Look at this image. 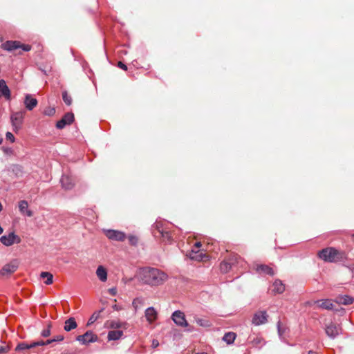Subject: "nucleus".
Masks as SVG:
<instances>
[{
	"label": "nucleus",
	"instance_id": "b1692460",
	"mask_svg": "<svg viewBox=\"0 0 354 354\" xmlns=\"http://www.w3.org/2000/svg\"><path fill=\"white\" fill-rule=\"evenodd\" d=\"M189 256L190 259L200 261L203 260V257L205 255L199 250H195L194 249H192L189 253Z\"/></svg>",
	"mask_w": 354,
	"mask_h": 354
},
{
	"label": "nucleus",
	"instance_id": "f704fd0d",
	"mask_svg": "<svg viewBox=\"0 0 354 354\" xmlns=\"http://www.w3.org/2000/svg\"><path fill=\"white\" fill-rule=\"evenodd\" d=\"M50 328H51V324L49 323L47 326V328L44 329L41 332V335L43 337H47L48 336H50Z\"/></svg>",
	"mask_w": 354,
	"mask_h": 354
},
{
	"label": "nucleus",
	"instance_id": "bf43d9fd",
	"mask_svg": "<svg viewBox=\"0 0 354 354\" xmlns=\"http://www.w3.org/2000/svg\"><path fill=\"white\" fill-rule=\"evenodd\" d=\"M196 354H207V353H196Z\"/></svg>",
	"mask_w": 354,
	"mask_h": 354
},
{
	"label": "nucleus",
	"instance_id": "2eb2a0df",
	"mask_svg": "<svg viewBox=\"0 0 354 354\" xmlns=\"http://www.w3.org/2000/svg\"><path fill=\"white\" fill-rule=\"evenodd\" d=\"M25 107L28 111H32L38 104L36 98L32 97L30 94H26L24 101Z\"/></svg>",
	"mask_w": 354,
	"mask_h": 354
},
{
	"label": "nucleus",
	"instance_id": "0e129e2a",
	"mask_svg": "<svg viewBox=\"0 0 354 354\" xmlns=\"http://www.w3.org/2000/svg\"><path fill=\"white\" fill-rule=\"evenodd\" d=\"M353 236L354 237V234L353 235Z\"/></svg>",
	"mask_w": 354,
	"mask_h": 354
},
{
	"label": "nucleus",
	"instance_id": "473e14b6",
	"mask_svg": "<svg viewBox=\"0 0 354 354\" xmlns=\"http://www.w3.org/2000/svg\"><path fill=\"white\" fill-rule=\"evenodd\" d=\"M239 259V256L236 254H231L228 259L227 260L228 262L231 263V266H234L238 263V260Z\"/></svg>",
	"mask_w": 354,
	"mask_h": 354
},
{
	"label": "nucleus",
	"instance_id": "aec40b11",
	"mask_svg": "<svg viewBox=\"0 0 354 354\" xmlns=\"http://www.w3.org/2000/svg\"><path fill=\"white\" fill-rule=\"evenodd\" d=\"M3 46L5 50L12 51L20 47V43L17 41H7Z\"/></svg>",
	"mask_w": 354,
	"mask_h": 354
},
{
	"label": "nucleus",
	"instance_id": "c85d7f7f",
	"mask_svg": "<svg viewBox=\"0 0 354 354\" xmlns=\"http://www.w3.org/2000/svg\"><path fill=\"white\" fill-rule=\"evenodd\" d=\"M231 263L228 262L227 261H223L221 263L220 265V270L223 273H227L232 268Z\"/></svg>",
	"mask_w": 354,
	"mask_h": 354
},
{
	"label": "nucleus",
	"instance_id": "5fc2aeb1",
	"mask_svg": "<svg viewBox=\"0 0 354 354\" xmlns=\"http://www.w3.org/2000/svg\"><path fill=\"white\" fill-rule=\"evenodd\" d=\"M3 142V138L0 136V145Z\"/></svg>",
	"mask_w": 354,
	"mask_h": 354
},
{
	"label": "nucleus",
	"instance_id": "4d7b16f0",
	"mask_svg": "<svg viewBox=\"0 0 354 354\" xmlns=\"http://www.w3.org/2000/svg\"><path fill=\"white\" fill-rule=\"evenodd\" d=\"M2 208H3V207H2V205H1V203H0V212L2 210Z\"/></svg>",
	"mask_w": 354,
	"mask_h": 354
},
{
	"label": "nucleus",
	"instance_id": "cd10ccee",
	"mask_svg": "<svg viewBox=\"0 0 354 354\" xmlns=\"http://www.w3.org/2000/svg\"><path fill=\"white\" fill-rule=\"evenodd\" d=\"M236 338V334L232 332H229L225 334L223 337V339L228 344L234 342Z\"/></svg>",
	"mask_w": 354,
	"mask_h": 354
},
{
	"label": "nucleus",
	"instance_id": "f8f14e48",
	"mask_svg": "<svg viewBox=\"0 0 354 354\" xmlns=\"http://www.w3.org/2000/svg\"><path fill=\"white\" fill-rule=\"evenodd\" d=\"M60 183L62 188L66 190H71L75 185L73 177L68 174H63L60 179Z\"/></svg>",
	"mask_w": 354,
	"mask_h": 354
},
{
	"label": "nucleus",
	"instance_id": "58836bf2",
	"mask_svg": "<svg viewBox=\"0 0 354 354\" xmlns=\"http://www.w3.org/2000/svg\"><path fill=\"white\" fill-rule=\"evenodd\" d=\"M128 239H129V244H131V245H134V246L137 245L138 241V239L136 236H133V235H130L128 237Z\"/></svg>",
	"mask_w": 354,
	"mask_h": 354
},
{
	"label": "nucleus",
	"instance_id": "39448f33",
	"mask_svg": "<svg viewBox=\"0 0 354 354\" xmlns=\"http://www.w3.org/2000/svg\"><path fill=\"white\" fill-rule=\"evenodd\" d=\"M0 241L5 246H11L14 243H21V239L18 235L15 234L14 232H12L7 235L6 234L1 236Z\"/></svg>",
	"mask_w": 354,
	"mask_h": 354
},
{
	"label": "nucleus",
	"instance_id": "423d86ee",
	"mask_svg": "<svg viewBox=\"0 0 354 354\" xmlns=\"http://www.w3.org/2000/svg\"><path fill=\"white\" fill-rule=\"evenodd\" d=\"M18 267L19 263L17 260L14 259L10 263L3 266V267L0 270V275L8 276L15 272L17 270Z\"/></svg>",
	"mask_w": 354,
	"mask_h": 354
},
{
	"label": "nucleus",
	"instance_id": "a211bd4d",
	"mask_svg": "<svg viewBox=\"0 0 354 354\" xmlns=\"http://www.w3.org/2000/svg\"><path fill=\"white\" fill-rule=\"evenodd\" d=\"M145 317L149 323H152L157 318V312L153 307L148 308L145 310Z\"/></svg>",
	"mask_w": 354,
	"mask_h": 354
},
{
	"label": "nucleus",
	"instance_id": "f3484780",
	"mask_svg": "<svg viewBox=\"0 0 354 354\" xmlns=\"http://www.w3.org/2000/svg\"><path fill=\"white\" fill-rule=\"evenodd\" d=\"M19 210L24 216L28 217H31L32 216V212L28 209V203L25 200H22L19 202Z\"/></svg>",
	"mask_w": 354,
	"mask_h": 354
},
{
	"label": "nucleus",
	"instance_id": "8fccbe9b",
	"mask_svg": "<svg viewBox=\"0 0 354 354\" xmlns=\"http://www.w3.org/2000/svg\"><path fill=\"white\" fill-rule=\"evenodd\" d=\"M109 292H110L111 295H115L117 293V290L115 288H112L109 289Z\"/></svg>",
	"mask_w": 354,
	"mask_h": 354
},
{
	"label": "nucleus",
	"instance_id": "49530a36",
	"mask_svg": "<svg viewBox=\"0 0 354 354\" xmlns=\"http://www.w3.org/2000/svg\"><path fill=\"white\" fill-rule=\"evenodd\" d=\"M3 151L6 153H12V149L10 147H3Z\"/></svg>",
	"mask_w": 354,
	"mask_h": 354
},
{
	"label": "nucleus",
	"instance_id": "37998d69",
	"mask_svg": "<svg viewBox=\"0 0 354 354\" xmlns=\"http://www.w3.org/2000/svg\"><path fill=\"white\" fill-rule=\"evenodd\" d=\"M118 66L124 71L127 70V66L122 62H118Z\"/></svg>",
	"mask_w": 354,
	"mask_h": 354
},
{
	"label": "nucleus",
	"instance_id": "f03ea898",
	"mask_svg": "<svg viewBox=\"0 0 354 354\" xmlns=\"http://www.w3.org/2000/svg\"><path fill=\"white\" fill-rule=\"evenodd\" d=\"M142 280L151 286L163 283L168 278L167 274L156 268H147L142 271Z\"/></svg>",
	"mask_w": 354,
	"mask_h": 354
},
{
	"label": "nucleus",
	"instance_id": "6e6d98bb",
	"mask_svg": "<svg viewBox=\"0 0 354 354\" xmlns=\"http://www.w3.org/2000/svg\"><path fill=\"white\" fill-rule=\"evenodd\" d=\"M314 353H314L313 351H310L308 352V354H314Z\"/></svg>",
	"mask_w": 354,
	"mask_h": 354
},
{
	"label": "nucleus",
	"instance_id": "4c0bfd02",
	"mask_svg": "<svg viewBox=\"0 0 354 354\" xmlns=\"http://www.w3.org/2000/svg\"><path fill=\"white\" fill-rule=\"evenodd\" d=\"M196 323L198 325H200L201 326H203V327H207V326H210L209 322L207 320H205V319H196Z\"/></svg>",
	"mask_w": 354,
	"mask_h": 354
},
{
	"label": "nucleus",
	"instance_id": "4be33fe9",
	"mask_svg": "<svg viewBox=\"0 0 354 354\" xmlns=\"http://www.w3.org/2000/svg\"><path fill=\"white\" fill-rule=\"evenodd\" d=\"M77 323L74 317H70L64 322V329L68 332L77 327Z\"/></svg>",
	"mask_w": 354,
	"mask_h": 354
},
{
	"label": "nucleus",
	"instance_id": "3c124183",
	"mask_svg": "<svg viewBox=\"0 0 354 354\" xmlns=\"http://www.w3.org/2000/svg\"><path fill=\"white\" fill-rule=\"evenodd\" d=\"M7 352V348L4 346H0V353H5Z\"/></svg>",
	"mask_w": 354,
	"mask_h": 354
},
{
	"label": "nucleus",
	"instance_id": "6ab92c4d",
	"mask_svg": "<svg viewBox=\"0 0 354 354\" xmlns=\"http://www.w3.org/2000/svg\"><path fill=\"white\" fill-rule=\"evenodd\" d=\"M353 301L354 299L348 295H339L335 299L336 303L343 305H349L353 304Z\"/></svg>",
	"mask_w": 354,
	"mask_h": 354
},
{
	"label": "nucleus",
	"instance_id": "393cba45",
	"mask_svg": "<svg viewBox=\"0 0 354 354\" xmlns=\"http://www.w3.org/2000/svg\"><path fill=\"white\" fill-rule=\"evenodd\" d=\"M9 171H10L17 178L22 176L24 173L22 167L19 165H12L9 169Z\"/></svg>",
	"mask_w": 354,
	"mask_h": 354
},
{
	"label": "nucleus",
	"instance_id": "72a5a7b5",
	"mask_svg": "<svg viewBox=\"0 0 354 354\" xmlns=\"http://www.w3.org/2000/svg\"><path fill=\"white\" fill-rule=\"evenodd\" d=\"M64 337L63 335H59L55 337H54L53 339H50L46 341V343L48 344H50L53 342H62L64 340Z\"/></svg>",
	"mask_w": 354,
	"mask_h": 354
},
{
	"label": "nucleus",
	"instance_id": "7c9ffc66",
	"mask_svg": "<svg viewBox=\"0 0 354 354\" xmlns=\"http://www.w3.org/2000/svg\"><path fill=\"white\" fill-rule=\"evenodd\" d=\"M31 346V344H27L26 342H21V343H19L17 346V347L15 348V351H24V350H26V349L32 348V346Z\"/></svg>",
	"mask_w": 354,
	"mask_h": 354
},
{
	"label": "nucleus",
	"instance_id": "20e7f679",
	"mask_svg": "<svg viewBox=\"0 0 354 354\" xmlns=\"http://www.w3.org/2000/svg\"><path fill=\"white\" fill-rule=\"evenodd\" d=\"M24 111L14 112L11 114L10 120L13 127V131L15 132H17L21 129L24 122Z\"/></svg>",
	"mask_w": 354,
	"mask_h": 354
},
{
	"label": "nucleus",
	"instance_id": "c9c22d12",
	"mask_svg": "<svg viewBox=\"0 0 354 354\" xmlns=\"http://www.w3.org/2000/svg\"><path fill=\"white\" fill-rule=\"evenodd\" d=\"M102 312H103V309L99 310L98 312L94 313L92 316L90 317V323L95 322L100 317V315Z\"/></svg>",
	"mask_w": 354,
	"mask_h": 354
},
{
	"label": "nucleus",
	"instance_id": "6e6552de",
	"mask_svg": "<svg viewBox=\"0 0 354 354\" xmlns=\"http://www.w3.org/2000/svg\"><path fill=\"white\" fill-rule=\"evenodd\" d=\"M74 121V115L71 112L65 113L61 120L57 122L56 127L58 129H64L66 125H70Z\"/></svg>",
	"mask_w": 354,
	"mask_h": 354
},
{
	"label": "nucleus",
	"instance_id": "9d476101",
	"mask_svg": "<svg viewBox=\"0 0 354 354\" xmlns=\"http://www.w3.org/2000/svg\"><path fill=\"white\" fill-rule=\"evenodd\" d=\"M268 315L266 311L257 312L252 318V323L255 326L263 324L267 322Z\"/></svg>",
	"mask_w": 354,
	"mask_h": 354
},
{
	"label": "nucleus",
	"instance_id": "7ed1b4c3",
	"mask_svg": "<svg viewBox=\"0 0 354 354\" xmlns=\"http://www.w3.org/2000/svg\"><path fill=\"white\" fill-rule=\"evenodd\" d=\"M152 233L156 238L160 239L163 242L171 243L172 241L171 233L165 230L163 223L160 221H156L152 225Z\"/></svg>",
	"mask_w": 354,
	"mask_h": 354
},
{
	"label": "nucleus",
	"instance_id": "0eeeda50",
	"mask_svg": "<svg viewBox=\"0 0 354 354\" xmlns=\"http://www.w3.org/2000/svg\"><path fill=\"white\" fill-rule=\"evenodd\" d=\"M253 270L259 274H269L273 276V269L268 265L255 263L252 266Z\"/></svg>",
	"mask_w": 354,
	"mask_h": 354
},
{
	"label": "nucleus",
	"instance_id": "4468645a",
	"mask_svg": "<svg viewBox=\"0 0 354 354\" xmlns=\"http://www.w3.org/2000/svg\"><path fill=\"white\" fill-rule=\"evenodd\" d=\"M2 97L7 100H10L11 98L10 90L4 80H0V98Z\"/></svg>",
	"mask_w": 354,
	"mask_h": 354
},
{
	"label": "nucleus",
	"instance_id": "bb28decb",
	"mask_svg": "<svg viewBox=\"0 0 354 354\" xmlns=\"http://www.w3.org/2000/svg\"><path fill=\"white\" fill-rule=\"evenodd\" d=\"M41 278L46 279L44 283L46 285H50L53 283V275L48 272H41L40 274Z\"/></svg>",
	"mask_w": 354,
	"mask_h": 354
},
{
	"label": "nucleus",
	"instance_id": "09e8293b",
	"mask_svg": "<svg viewBox=\"0 0 354 354\" xmlns=\"http://www.w3.org/2000/svg\"><path fill=\"white\" fill-rule=\"evenodd\" d=\"M158 346H159V342H158V340H156V339H153V340L152 341L151 346H152L153 348H156V347H158Z\"/></svg>",
	"mask_w": 354,
	"mask_h": 354
},
{
	"label": "nucleus",
	"instance_id": "de8ad7c7",
	"mask_svg": "<svg viewBox=\"0 0 354 354\" xmlns=\"http://www.w3.org/2000/svg\"><path fill=\"white\" fill-rule=\"evenodd\" d=\"M201 242H196L195 243V244L193 246V249H194L195 250H199V248H201Z\"/></svg>",
	"mask_w": 354,
	"mask_h": 354
},
{
	"label": "nucleus",
	"instance_id": "c756f323",
	"mask_svg": "<svg viewBox=\"0 0 354 354\" xmlns=\"http://www.w3.org/2000/svg\"><path fill=\"white\" fill-rule=\"evenodd\" d=\"M88 337V330H86L83 335H78L76 337V340L80 342L82 344H87L88 341L86 338Z\"/></svg>",
	"mask_w": 354,
	"mask_h": 354
},
{
	"label": "nucleus",
	"instance_id": "680f3d73",
	"mask_svg": "<svg viewBox=\"0 0 354 354\" xmlns=\"http://www.w3.org/2000/svg\"><path fill=\"white\" fill-rule=\"evenodd\" d=\"M308 304L311 305L312 303L311 302H308Z\"/></svg>",
	"mask_w": 354,
	"mask_h": 354
},
{
	"label": "nucleus",
	"instance_id": "603ef678",
	"mask_svg": "<svg viewBox=\"0 0 354 354\" xmlns=\"http://www.w3.org/2000/svg\"><path fill=\"white\" fill-rule=\"evenodd\" d=\"M3 232V228L1 227V226L0 225V234H1Z\"/></svg>",
	"mask_w": 354,
	"mask_h": 354
},
{
	"label": "nucleus",
	"instance_id": "052dcab7",
	"mask_svg": "<svg viewBox=\"0 0 354 354\" xmlns=\"http://www.w3.org/2000/svg\"><path fill=\"white\" fill-rule=\"evenodd\" d=\"M86 326H88V321L86 322Z\"/></svg>",
	"mask_w": 354,
	"mask_h": 354
},
{
	"label": "nucleus",
	"instance_id": "864d4df0",
	"mask_svg": "<svg viewBox=\"0 0 354 354\" xmlns=\"http://www.w3.org/2000/svg\"><path fill=\"white\" fill-rule=\"evenodd\" d=\"M279 325H280V322H278V330H279V333H280V326H279Z\"/></svg>",
	"mask_w": 354,
	"mask_h": 354
},
{
	"label": "nucleus",
	"instance_id": "e2e57ef3",
	"mask_svg": "<svg viewBox=\"0 0 354 354\" xmlns=\"http://www.w3.org/2000/svg\"><path fill=\"white\" fill-rule=\"evenodd\" d=\"M62 354H74V353H62Z\"/></svg>",
	"mask_w": 354,
	"mask_h": 354
},
{
	"label": "nucleus",
	"instance_id": "a18cd8bd",
	"mask_svg": "<svg viewBox=\"0 0 354 354\" xmlns=\"http://www.w3.org/2000/svg\"><path fill=\"white\" fill-rule=\"evenodd\" d=\"M97 339V335L90 333V342H96Z\"/></svg>",
	"mask_w": 354,
	"mask_h": 354
},
{
	"label": "nucleus",
	"instance_id": "c03bdc74",
	"mask_svg": "<svg viewBox=\"0 0 354 354\" xmlns=\"http://www.w3.org/2000/svg\"><path fill=\"white\" fill-rule=\"evenodd\" d=\"M111 328H118L121 327V324L116 322H112L111 324Z\"/></svg>",
	"mask_w": 354,
	"mask_h": 354
},
{
	"label": "nucleus",
	"instance_id": "a878e982",
	"mask_svg": "<svg viewBox=\"0 0 354 354\" xmlns=\"http://www.w3.org/2000/svg\"><path fill=\"white\" fill-rule=\"evenodd\" d=\"M122 335L123 332L122 330H111L108 333V338L110 340H117L119 339Z\"/></svg>",
	"mask_w": 354,
	"mask_h": 354
},
{
	"label": "nucleus",
	"instance_id": "13d9d810",
	"mask_svg": "<svg viewBox=\"0 0 354 354\" xmlns=\"http://www.w3.org/2000/svg\"><path fill=\"white\" fill-rule=\"evenodd\" d=\"M136 301H137V300H136V299H135V300L133 301V305L136 304Z\"/></svg>",
	"mask_w": 354,
	"mask_h": 354
},
{
	"label": "nucleus",
	"instance_id": "5701e85b",
	"mask_svg": "<svg viewBox=\"0 0 354 354\" xmlns=\"http://www.w3.org/2000/svg\"><path fill=\"white\" fill-rule=\"evenodd\" d=\"M96 274L98 277V279L104 282L107 279V271L104 267L102 266H100L97 270H96Z\"/></svg>",
	"mask_w": 354,
	"mask_h": 354
},
{
	"label": "nucleus",
	"instance_id": "1a4fd4ad",
	"mask_svg": "<svg viewBox=\"0 0 354 354\" xmlns=\"http://www.w3.org/2000/svg\"><path fill=\"white\" fill-rule=\"evenodd\" d=\"M106 236L111 240L123 241L126 239V234L121 231L108 230L105 232Z\"/></svg>",
	"mask_w": 354,
	"mask_h": 354
},
{
	"label": "nucleus",
	"instance_id": "dca6fc26",
	"mask_svg": "<svg viewBox=\"0 0 354 354\" xmlns=\"http://www.w3.org/2000/svg\"><path fill=\"white\" fill-rule=\"evenodd\" d=\"M313 304H317L318 308L326 310H333L334 305L329 299L314 301Z\"/></svg>",
	"mask_w": 354,
	"mask_h": 354
},
{
	"label": "nucleus",
	"instance_id": "a19ab883",
	"mask_svg": "<svg viewBox=\"0 0 354 354\" xmlns=\"http://www.w3.org/2000/svg\"><path fill=\"white\" fill-rule=\"evenodd\" d=\"M6 138L11 142H14L15 141V138L11 132L8 131L6 134Z\"/></svg>",
	"mask_w": 354,
	"mask_h": 354
},
{
	"label": "nucleus",
	"instance_id": "ddd939ff",
	"mask_svg": "<svg viewBox=\"0 0 354 354\" xmlns=\"http://www.w3.org/2000/svg\"><path fill=\"white\" fill-rule=\"evenodd\" d=\"M342 328L340 326H337L333 323H330L326 326L325 331L326 335L330 338L336 337L341 331Z\"/></svg>",
	"mask_w": 354,
	"mask_h": 354
},
{
	"label": "nucleus",
	"instance_id": "f257e3e1",
	"mask_svg": "<svg viewBox=\"0 0 354 354\" xmlns=\"http://www.w3.org/2000/svg\"><path fill=\"white\" fill-rule=\"evenodd\" d=\"M319 259L325 262L341 263L348 259V254L346 252L338 250L333 247H328L319 250L317 252Z\"/></svg>",
	"mask_w": 354,
	"mask_h": 354
},
{
	"label": "nucleus",
	"instance_id": "79ce46f5",
	"mask_svg": "<svg viewBox=\"0 0 354 354\" xmlns=\"http://www.w3.org/2000/svg\"><path fill=\"white\" fill-rule=\"evenodd\" d=\"M19 48H21L24 51L26 52L30 51L31 49V46L28 44H21Z\"/></svg>",
	"mask_w": 354,
	"mask_h": 354
},
{
	"label": "nucleus",
	"instance_id": "ea45409f",
	"mask_svg": "<svg viewBox=\"0 0 354 354\" xmlns=\"http://www.w3.org/2000/svg\"><path fill=\"white\" fill-rule=\"evenodd\" d=\"M45 345H48V344L46 343V341L41 340V341H37V342H34L31 343L30 346H32V348H35L36 346H45Z\"/></svg>",
	"mask_w": 354,
	"mask_h": 354
},
{
	"label": "nucleus",
	"instance_id": "2f4dec72",
	"mask_svg": "<svg viewBox=\"0 0 354 354\" xmlns=\"http://www.w3.org/2000/svg\"><path fill=\"white\" fill-rule=\"evenodd\" d=\"M62 99L64 103L69 106L72 103V98L70 95H68L67 91H64L62 92Z\"/></svg>",
	"mask_w": 354,
	"mask_h": 354
},
{
	"label": "nucleus",
	"instance_id": "412c9836",
	"mask_svg": "<svg viewBox=\"0 0 354 354\" xmlns=\"http://www.w3.org/2000/svg\"><path fill=\"white\" fill-rule=\"evenodd\" d=\"M272 292L274 294H281L285 290V286L281 281L277 279L273 283Z\"/></svg>",
	"mask_w": 354,
	"mask_h": 354
},
{
	"label": "nucleus",
	"instance_id": "9b49d317",
	"mask_svg": "<svg viewBox=\"0 0 354 354\" xmlns=\"http://www.w3.org/2000/svg\"><path fill=\"white\" fill-rule=\"evenodd\" d=\"M172 319L180 326L185 327L188 326L185 314L180 310H176L172 314Z\"/></svg>",
	"mask_w": 354,
	"mask_h": 354
},
{
	"label": "nucleus",
	"instance_id": "e433bc0d",
	"mask_svg": "<svg viewBox=\"0 0 354 354\" xmlns=\"http://www.w3.org/2000/svg\"><path fill=\"white\" fill-rule=\"evenodd\" d=\"M55 113V108H52V107H48V108L46 109L44 111V114L45 115H48V116H52Z\"/></svg>",
	"mask_w": 354,
	"mask_h": 354
}]
</instances>
